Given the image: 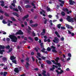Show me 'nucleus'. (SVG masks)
Segmentation results:
<instances>
[{"mask_svg":"<svg viewBox=\"0 0 76 76\" xmlns=\"http://www.w3.org/2000/svg\"><path fill=\"white\" fill-rule=\"evenodd\" d=\"M9 37L11 39V41L12 42H17V40H18V38L16 37V36L13 35H10L9 36Z\"/></svg>","mask_w":76,"mask_h":76,"instance_id":"obj_1","label":"nucleus"},{"mask_svg":"<svg viewBox=\"0 0 76 76\" xmlns=\"http://www.w3.org/2000/svg\"><path fill=\"white\" fill-rule=\"evenodd\" d=\"M4 46L3 45H0V54H3V52H4V50H1V49H4Z\"/></svg>","mask_w":76,"mask_h":76,"instance_id":"obj_2","label":"nucleus"},{"mask_svg":"<svg viewBox=\"0 0 76 76\" xmlns=\"http://www.w3.org/2000/svg\"><path fill=\"white\" fill-rule=\"evenodd\" d=\"M66 20H67V21L68 22H73V18H71L69 16H68V18L66 19Z\"/></svg>","mask_w":76,"mask_h":76,"instance_id":"obj_3","label":"nucleus"},{"mask_svg":"<svg viewBox=\"0 0 76 76\" xmlns=\"http://www.w3.org/2000/svg\"><path fill=\"white\" fill-rule=\"evenodd\" d=\"M53 63V64H55L56 65H58L59 67H61V65L59 63H58V62H55V61L53 60H52L51 61Z\"/></svg>","mask_w":76,"mask_h":76,"instance_id":"obj_4","label":"nucleus"},{"mask_svg":"<svg viewBox=\"0 0 76 76\" xmlns=\"http://www.w3.org/2000/svg\"><path fill=\"white\" fill-rule=\"evenodd\" d=\"M37 58L39 59V60H41V59L40 58V57H41V54L39 53H37Z\"/></svg>","mask_w":76,"mask_h":76,"instance_id":"obj_5","label":"nucleus"},{"mask_svg":"<svg viewBox=\"0 0 76 76\" xmlns=\"http://www.w3.org/2000/svg\"><path fill=\"white\" fill-rule=\"evenodd\" d=\"M53 41L54 42H56V43H58V41H59V39L57 37H55L54 40H53Z\"/></svg>","mask_w":76,"mask_h":76,"instance_id":"obj_6","label":"nucleus"},{"mask_svg":"<svg viewBox=\"0 0 76 76\" xmlns=\"http://www.w3.org/2000/svg\"><path fill=\"white\" fill-rule=\"evenodd\" d=\"M23 33L20 30H19V32L16 33V35H23Z\"/></svg>","mask_w":76,"mask_h":76,"instance_id":"obj_7","label":"nucleus"},{"mask_svg":"<svg viewBox=\"0 0 76 76\" xmlns=\"http://www.w3.org/2000/svg\"><path fill=\"white\" fill-rule=\"evenodd\" d=\"M64 10V12H67V13L68 14H69L70 13H72V11H68V9L67 8H65Z\"/></svg>","mask_w":76,"mask_h":76,"instance_id":"obj_8","label":"nucleus"},{"mask_svg":"<svg viewBox=\"0 0 76 76\" xmlns=\"http://www.w3.org/2000/svg\"><path fill=\"white\" fill-rule=\"evenodd\" d=\"M65 25L66 27L68 29H70H70H72L73 27L70 26L66 24H65Z\"/></svg>","mask_w":76,"mask_h":76,"instance_id":"obj_9","label":"nucleus"},{"mask_svg":"<svg viewBox=\"0 0 76 76\" xmlns=\"http://www.w3.org/2000/svg\"><path fill=\"white\" fill-rule=\"evenodd\" d=\"M56 72H57V73L58 75L59 74H61L62 73H63L64 72V71H63V70L61 69V70L60 72H58V70H56Z\"/></svg>","mask_w":76,"mask_h":76,"instance_id":"obj_10","label":"nucleus"},{"mask_svg":"<svg viewBox=\"0 0 76 76\" xmlns=\"http://www.w3.org/2000/svg\"><path fill=\"white\" fill-rule=\"evenodd\" d=\"M59 1L61 3L60 4V6L62 7H63V4H64V1H62L61 0H59Z\"/></svg>","mask_w":76,"mask_h":76,"instance_id":"obj_11","label":"nucleus"},{"mask_svg":"<svg viewBox=\"0 0 76 76\" xmlns=\"http://www.w3.org/2000/svg\"><path fill=\"white\" fill-rule=\"evenodd\" d=\"M55 67L56 68H58V66H55L54 65H53V67L52 68H50V70H53L55 69Z\"/></svg>","mask_w":76,"mask_h":76,"instance_id":"obj_12","label":"nucleus"},{"mask_svg":"<svg viewBox=\"0 0 76 76\" xmlns=\"http://www.w3.org/2000/svg\"><path fill=\"white\" fill-rule=\"evenodd\" d=\"M45 73H46V71L43 70V72H42V75H43L44 76H47V75L45 74Z\"/></svg>","mask_w":76,"mask_h":76,"instance_id":"obj_13","label":"nucleus"},{"mask_svg":"<svg viewBox=\"0 0 76 76\" xmlns=\"http://www.w3.org/2000/svg\"><path fill=\"white\" fill-rule=\"evenodd\" d=\"M45 33V29H43L42 30V32L41 33V35H44Z\"/></svg>","mask_w":76,"mask_h":76,"instance_id":"obj_14","label":"nucleus"},{"mask_svg":"<svg viewBox=\"0 0 76 76\" xmlns=\"http://www.w3.org/2000/svg\"><path fill=\"white\" fill-rule=\"evenodd\" d=\"M10 59L11 60H15V59H16L15 57H14L13 56H11L10 57Z\"/></svg>","mask_w":76,"mask_h":76,"instance_id":"obj_15","label":"nucleus"},{"mask_svg":"<svg viewBox=\"0 0 76 76\" xmlns=\"http://www.w3.org/2000/svg\"><path fill=\"white\" fill-rule=\"evenodd\" d=\"M69 4L72 5L73 3H75V1H72V0H69Z\"/></svg>","mask_w":76,"mask_h":76,"instance_id":"obj_16","label":"nucleus"},{"mask_svg":"<svg viewBox=\"0 0 76 76\" xmlns=\"http://www.w3.org/2000/svg\"><path fill=\"white\" fill-rule=\"evenodd\" d=\"M42 52V53H47V51H45V48H43L42 50H41Z\"/></svg>","mask_w":76,"mask_h":76,"instance_id":"obj_17","label":"nucleus"},{"mask_svg":"<svg viewBox=\"0 0 76 76\" xmlns=\"http://www.w3.org/2000/svg\"><path fill=\"white\" fill-rule=\"evenodd\" d=\"M14 71L16 73H18L19 72V69H18V68H15Z\"/></svg>","mask_w":76,"mask_h":76,"instance_id":"obj_18","label":"nucleus"},{"mask_svg":"<svg viewBox=\"0 0 76 76\" xmlns=\"http://www.w3.org/2000/svg\"><path fill=\"white\" fill-rule=\"evenodd\" d=\"M0 2L1 3V6L3 7L4 6V1H0Z\"/></svg>","mask_w":76,"mask_h":76,"instance_id":"obj_19","label":"nucleus"},{"mask_svg":"<svg viewBox=\"0 0 76 76\" xmlns=\"http://www.w3.org/2000/svg\"><path fill=\"white\" fill-rule=\"evenodd\" d=\"M25 66L26 68H28L29 66V64L28 62L26 63V64L25 65Z\"/></svg>","mask_w":76,"mask_h":76,"instance_id":"obj_20","label":"nucleus"},{"mask_svg":"<svg viewBox=\"0 0 76 76\" xmlns=\"http://www.w3.org/2000/svg\"><path fill=\"white\" fill-rule=\"evenodd\" d=\"M31 26H32V27H36V26H38V24H31Z\"/></svg>","mask_w":76,"mask_h":76,"instance_id":"obj_21","label":"nucleus"},{"mask_svg":"<svg viewBox=\"0 0 76 76\" xmlns=\"http://www.w3.org/2000/svg\"><path fill=\"white\" fill-rule=\"evenodd\" d=\"M2 60L3 61L5 62V61H7V58H2Z\"/></svg>","mask_w":76,"mask_h":76,"instance_id":"obj_22","label":"nucleus"},{"mask_svg":"<svg viewBox=\"0 0 76 76\" xmlns=\"http://www.w3.org/2000/svg\"><path fill=\"white\" fill-rule=\"evenodd\" d=\"M28 17H29V15H26L23 18V20H24L25 19H26V18H28Z\"/></svg>","mask_w":76,"mask_h":76,"instance_id":"obj_23","label":"nucleus"},{"mask_svg":"<svg viewBox=\"0 0 76 76\" xmlns=\"http://www.w3.org/2000/svg\"><path fill=\"white\" fill-rule=\"evenodd\" d=\"M47 10L48 12H50V10H51V9H50V7H47Z\"/></svg>","mask_w":76,"mask_h":76,"instance_id":"obj_24","label":"nucleus"},{"mask_svg":"<svg viewBox=\"0 0 76 76\" xmlns=\"http://www.w3.org/2000/svg\"><path fill=\"white\" fill-rule=\"evenodd\" d=\"M55 33L57 35V37H58L59 38L60 37V36L58 34V32H57L56 31Z\"/></svg>","mask_w":76,"mask_h":76,"instance_id":"obj_25","label":"nucleus"},{"mask_svg":"<svg viewBox=\"0 0 76 76\" xmlns=\"http://www.w3.org/2000/svg\"><path fill=\"white\" fill-rule=\"evenodd\" d=\"M13 15H15L16 16H17V17H18V16H19V15H18V14H17V13H16L15 12H13Z\"/></svg>","mask_w":76,"mask_h":76,"instance_id":"obj_26","label":"nucleus"},{"mask_svg":"<svg viewBox=\"0 0 76 76\" xmlns=\"http://www.w3.org/2000/svg\"><path fill=\"white\" fill-rule=\"evenodd\" d=\"M12 50H13V49H12V48H10L9 50V51L7 52V53H10V52H11V51H12Z\"/></svg>","mask_w":76,"mask_h":76,"instance_id":"obj_27","label":"nucleus"},{"mask_svg":"<svg viewBox=\"0 0 76 76\" xmlns=\"http://www.w3.org/2000/svg\"><path fill=\"white\" fill-rule=\"evenodd\" d=\"M46 62H47V63H48V64H51V62L49 60H47Z\"/></svg>","mask_w":76,"mask_h":76,"instance_id":"obj_28","label":"nucleus"},{"mask_svg":"<svg viewBox=\"0 0 76 76\" xmlns=\"http://www.w3.org/2000/svg\"><path fill=\"white\" fill-rule=\"evenodd\" d=\"M7 74V72H4L3 74L4 76H6V75Z\"/></svg>","mask_w":76,"mask_h":76,"instance_id":"obj_29","label":"nucleus"},{"mask_svg":"<svg viewBox=\"0 0 76 76\" xmlns=\"http://www.w3.org/2000/svg\"><path fill=\"white\" fill-rule=\"evenodd\" d=\"M18 8L20 12H21V10H22V8H21V7H20V6H18Z\"/></svg>","mask_w":76,"mask_h":76,"instance_id":"obj_30","label":"nucleus"},{"mask_svg":"<svg viewBox=\"0 0 76 76\" xmlns=\"http://www.w3.org/2000/svg\"><path fill=\"white\" fill-rule=\"evenodd\" d=\"M31 7V6L29 5H26L25 6V7H26V8H28V7Z\"/></svg>","mask_w":76,"mask_h":76,"instance_id":"obj_31","label":"nucleus"},{"mask_svg":"<svg viewBox=\"0 0 76 76\" xmlns=\"http://www.w3.org/2000/svg\"><path fill=\"white\" fill-rule=\"evenodd\" d=\"M40 46L41 48H44V46H43V43H41Z\"/></svg>","mask_w":76,"mask_h":76,"instance_id":"obj_32","label":"nucleus"},{"mask_svg":"<svg viewBox=\"0 0 76 76\" xmlns=\"http://www.w3.org/2000/svg\"><path fill=\"white\" fill-rule=\"evenodd\" d=\"M59 58H56V59H55V60L56 61L58 62V60H59Z\"/></svg>","mask_w":76,"mask_h":76,"instance_id":"obj_33","label":"nucleus"},{"mask_svg":"<svg viewBox=\"0 0 76 76\" xmlns=\"http://www.w3.org/2000/svg\"><path fill=\"white\" fill-rule=\"evenodd\" d=\"M61 14L62 16H64L66 14L63 12H62L61 13Z\"/></svg>","mask_w":76,"mask_h":76,"instance_id":"obj_34","label":"nucleus"},{"mask_svg":"<svg viewBox=\"0 0 76 76\" xmlns=\"http://www.w3.org/2000/svg\"><path fill=\"white\" fill-rule=\"evenodd\" d=\"M13 10H14V11H16V12H18V9L17 8H13Z\"/></svg>","mask_w":76,"mask_h":76,"instance_id":"obj_35","label":"nucleus"},{"mask_svg":"<svg viewBox=\"0 0 76 76\" xmlns=\"http://www.w3.org/2000/svg\"><path fill=\"white\" fill-rule=\"evenodd\" d=\"M39 49V48L38 47L37 48H34V50H36V51H38V50Z\"/></svg>","mask_w":76,"mask_h":76,"instance_id":"obj_36","label":"nucleus"},{"mask_svg":"<svg viewBox=\"0 0 76 76\" xmlns=\"http://www.w3.org/2000/svg\"><path fill=\"white\" fill-rule=\"evenodd\" d=\"M60 27H61V24H59L58 25V28L59 29H60Z\"/></svg>","mask_w":76,"mask_h":76,"instance_id":"obj_37","label":"nucleus"},{"mask_svg":"<svg viewBox=\"0 0 76 76\" xmlns=\"http://www.w3.org/2000/svg\"><path fill=\"white\" fill-rule=\"evenodd\" d=\"M51 49H52V48H53V49H55L56 48V47L53 46H52L51 47Z\"/></svg>","mask_w":76,"mask_h":76,"instance_id":"obj_38","label":"nucleus"},{"mask_svg":"<svg viewBox=\"0 0 76 76\" xmlns=\"http://www.w3.org/2000/svg\"><path fill=\"white\" fill-rule=\"evenodd\" d=\"M4 70H6L7 69V66H4Z\"/></svg>","mask_w":76,"mask_h":76,"instance_id":"obj_39","label":"nucleus"},{"mask_svg":"<svg viewBox=\"0 0 76 76\" xmlns=\"http://www.w3.org/2000/svg\"><path fill=\"white\" fill-rule=\"evenodd\" d=\"M47 51H51V49L50 48V47H48L47 49Z\"/></svg>","mask_w":76,"mask_h":76,"instance_id":"obj_40","label":"nucleus"},{"mask_svg":"<svg viewBox=\"0 0 76 76\" xmlns=\"http://www.w3.org/2000/svg\"><path fill=\"white\" fill-rule=\"evenodd\" d=\"M52 52L53 53H57V51L55 49H52Z\"/></svg>","mask_w":76,"mask_h":76,"instance_id":"obj_41","label":"nucleus"},{"mask_svg":"<svg viewBox=\"0 0 76 76\" xmlns=\"http://www.w3.org/2000/svg\"><path fill=\"white\" fill-rule=\"evenodd\" d=\"M12 61V63H15V64H17L16 60Z\"/></svg>","mask_w":76,"mask_h":76,"instance_id":"obj_42","label":"nucleus"},{"mask_svg":"<svg viewBox=\"0 0 76 76\" xmlns=\"http://www.w3.org/2000/svg\"><path fill=\"white\" fill-rule=\"evenodd\" d=\"M31 4H32V6H34L33 7V8H34L35 9V8H36V7H35V4H34L32 3Z\"/></svg>","mask_w":76,"mask_h":76,"instance_id":"obj_43","label":"nucleus"},{"mask_svg":"<svg viewBox=\"0 0 76 76\" xmlns=\"http://www.w3.org/2000/svg\"><path fill=\"white\" fill-rule=\"evenodd\" d=\"M2 22L3 23H4V24H7V22H6V21H5L4 20H3Z\"/></svg>","mask_w":76,"mask_h":76,"instance_id":"obj_44","label":"nucleus"},{"mask_svg":"<svg viewBox=\"0 0 76 76\" xmlns=\"http://www.w3.org/2000/svg\"><path fill=\"white\" fill-rule=\"evenodd\" d=\"M32 34L33 36L35 37V33H34V31H33L32 33Z\"/></svg>","mask_w":76,"mask_h":76,"instance_id":"obj_45","label":"nucleus"},{"mask_svg":"<svg viewBox=\"0 0 76 76\" xmlns=\"http://www.w3.org/2000/svg\"><path fill=\"white\" fill-rule=\"evenodd\" d=\"M11 18L13 21H15L16 20H15V19L13 17H11Z\"/></svg>","mask_w":76,"mask_h":76,"instance_id":"obj_46","label":"nucleus"},{"mask_svg":"<svg viewBox=\"0 0 76 76\" xmlns=\"http://www.w3.org/2000/svg\"><path fill=\"white\" fill-rule=\"evenodd\" d=\"M68 57H72V55L70 53H68Z\"/></svg>","mask_w":76,"mask_h":76,"instance_id":"obj_47","label":"nucleus"},{"mask_svg":"<svg viewBox=\"0 0 76 76\" xmlns=\"http://www.w3.org/2000/svg\"><path fill=\"white\" fill-rule=\"evenodd\" d=\"M64 38L63 37H62L61 39V41H64Z\"/></svg>","mask_w":76,"mask_h":76,"instance_id":"obj_48","label":"nucleus"},{"mask_svg":"<svg viewBox=\"0 0 76 76\" xmlns=\"http://www.w3.org/2000/svg\"><path fill=\"white\" fill-rule=\"evenodd\" d=\"M11 5L12 6H13L14 7H15V4H14V3H12L11 4Z\"/></svg>","mask_w":76,"mask_h":76,"instance_id":"obj_49","label":"nucleus"},{"mask_svg":"<svg viewBox=\"0 0 76 76\" xmlns=\"http://www.w3.org/2000/svg\"><path fill=\"white\" fill-rule=\"evenodd\" d=\"M3 15H1L0 17V19L1 20L3 19Z\"/></svg>","mask_w":76,"mask_h":76,"instance_id":"obj_50","label":"nucleus"},{"mask_svg":"<svg viewBox=\"0 0 76 76\" xmlns=\"http://www.w3.org/2000/svg\"><path fill=\"white\" fill-rule=\"evenodd\" d=\"M34 39L36 41H38V38L37 37H35Z\"/></svg>","mask_w":76,"mask_h":76,"instance_id":"obj_51","label":"nucleus"},{"mask_svg":"<svg viewBox=\"0 0 76 76\" xmlns=\"http://www.w3.org/2000/svg\"><path fill=\"white\" fill-rule=\"evenodd\" d=\"M41 58L42 59H43V60H44L46 58L45 57H44V56H42Z\"/></svg>","mask_w":76,"mask_h":76,"instance_id":"obj_52","label":"nucleus"},{"mask_svg":"<svg viewBox=\"0 0 76 76\" xmlns=\"http://www.w3.org/2000/svg\"><path fill=\"white\" fill-rule=\"evenodd\" d=\"M29 2V1L28 0H27L26 2H25V4H26V3H28Z\"/></svg>","mask_w":76,"mask_h":76,"instance_id":"obj_53","label":"nucleus"},{"mask_svg":"<svg viewBox=\"0 0 76 76\" xmlns=\"http://www.w3.org/2000/svg\"><path fill=\"white\" fill-rule=\"evenodd\" d=\"M6 48L7 49H9L10 48V46L9 45H8L6 47Z\"/></svg>","mask_w":76,"mask_h":76,"instance_id":"obj_54","label":"nucleus"},{"mask_svg":"<svg viewBox=\"0 0 76 76\" xmlns=\"http://www.w3.org/2000/svg\"><path fill=\"white\" fill-rule=\"evenodd\" d=\"M5 15L6 16H9V14H7V13H5Z\"/></svg>","mask_w":76,"mask_h":76,"instance_id":"obj_55","label":"nucleus"},{"mask_svg":"<svg viewBox=\"0 0 76 76\" xmlns=\"http://www.w3.org/2000/svg\"><path fill=\"white\" fill-rule=\"evenodd\" d=\"M61 29H65V28L64 27L62 26L61 27Z\"/></svg>","mask_w":76,"mask_h":76,"instance_id":"obj_56","label":"nucleus"},{"mask_svg":"<svg viewBox=\"0 0 76 76\" xmlns=\"http://www.w3.org/2000/svg\"><path fill=\"white\" fill-rule=\"evenodd\" d=\"M13 3H16V0H14L13 1Z\"/></svg>","mask_w":76,"mask_h":76,"instance_id":"obj_57","label":"nucleus"},{"mask_svg":"<svg viewBox=\"0 0 76 76\" xmlns=\"http://www.w3.org/2000/svg\"><path fill=\"white\" fill-rule=\"evenodd\" d=\"M32 60L33 61H35V59L34 58V57H32Z\"/></svg>","mask_w":76,"mask_h":76,"instance_id":"obj_58","label":"nucleus"},{"mask_svg":"<svg viewBox=\"0 0 76 76\" xmlns=\"http://www.w3.org/2000/svg\"><path fill=\"white\" fill-rule=\"evenodd\" d=\"M7 41H10V39L9 38H7Z\"/></svg>","mask_w":76,"mask_h":76,"instance_id":"obj_59","label":"nucleus"},{"mask_svg":"<svg viewBox=\"0 0 76 76\" xmlns=\"http://www.w3.org/2000/svg\"><path fill=\"white\" fill-rule=\"evenodd\" d=\"M8 23H12V21H11L10 20H8Z\"/></svg>","mask_w":76,"mask_h":76,"instance_id":"obj_60","label":"nucleus"},{"mask_svg":"<svg viewBox=\"0 0 76 76\" xmlns=\"http://www.w3.org/2000/svg\"><path fill=\"white\" fill-rule=\"evenodd\" d=\"M1 66H5V65H4V64H3V63H2V64H1Z\"/></svg>","mask_w":76,"mask_h":76,"instance_id":"obj_61","label":"nucleus"},{"mask_svg":"<svg viewBox=\"0 0 76 76\" xmlns=\"http://www.w3.org/2000/svg\"><path fill=\"white\" fill-rule=\"evenodd\" d=\"M30 23H33V21H32V20H30Z\"/></svg>","mask_w":76,"mask_h":76,"instance_id":"obj_62","label":"nucleus"},{"mask_svg":"<svg viewBox=\"0 0 76 76\" xmlns=\"http://www.w3.org/2000/svg\"><path fill=\"white\" fill-rule=\"evenodd\" d=\"M48 16H49V18H51L52 17V15H49Z\"/></svg>","mask_w":76,"mask_h":76,"instance_id":"obj_63","label":"nucleus"},{"mask_svg":"<svg viewBox=\"0 0 76 76\" xmlns=\"http://www.w3.org/2000/svg\"><path fill=\"white\" fill-rule=\"evenodd\" d=\"M44 37L45 39H47V37L46 36H44Z\"/></svg>","mask_w":76,"mask_h":76,"instance_id":"obj_64","label":"nucleus"}]
</instances>
